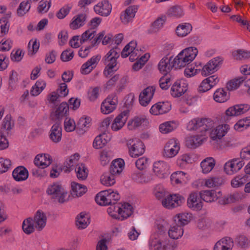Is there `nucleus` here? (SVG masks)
<instances>
[{
	"label": "nucleus",
	"instance_id": "obj_33",
	"mask_svg": "<svg viewBox=\"0 0 250 250\" xmlns=\"http://www.w3.org/2000/svg\"><path fill=\"white\" fill-rule=\"evenodd\" d=\"M13 178L18 182L26 180L28 177L27 169L23 166H19L15 168L12 172Z\"/></svg>",
	"mask_w": 250,
	"mask_h": 250
},
{
	"label": "nucleus",
	"instance_id": "obj_1",
	"mask_svg": "<svg viewBox=\"0 0 250 250\" xmlns=\"http://www.w3.org/2000/svg\"><path fill=\"white\" fill-rule=\"evenodd\" d=\"M208 129L206 131H202L200 134L192 136V141H204L209 137L212 140L221 139L229 130V125H218L215 128L211 130Z\"/></svg>",
	"mask_w": 250,
	"mask_h": 250
},
{
	"label": "nucleus",
	"instance_id": "obj_18",
	"mask_svg": "<svg viewBox=\"0 0 250 250\" xmlns=\"http://www.w3.org/2000/svg\"><path fill=\"white\" fill-rule=\"evenodd\" d=\"M171 109V104L168 102H160L153 106L150 109L151 114L158 115L168 112Z\"/></svg>",
	"mask_w": 250,
	"mask_h": 250
},
{
	"label": "nucleus",
	"instance_id": "obj_46",
	"mask_svg": "<svg viewBox=\"0 0 250 250\" xmlns=\"http://www.w3.org/2000/svg\"><path fill=\"white\" fill-rule=\"evenodd\" d=\"M235 242L236 246L241 249L246 250L250 247V240L244 235L237 236Z\"/></svg>",
	"mask_w": 250,
	"mask_h": 250
},
{
	"label": "nucleus",
	"instance_id": "obj_10",
	"mask_svg": "<svg viewBox=\"0 0 250 250\" xmlns=\"http://www.w3.org/2000/svg\"><path fill=\"white\" fill-rule=\"evenodd\" d=\"M152 170L155 175L161 179L167 177L169 174V167L166 162L163 161L154 162Z\"/></svg>",
	"mask_w": 250,
	"mask_h": 250
},
{
	"label": "nucleus",
	"instance_id": "obj_42",
	"mask_svg": "<svg viewBox=\"0 0 250 250\" xmlns=\"http://www.w3.org/2000/svg\"><path fill=\"white\" fill-rule=\"evenodd\" d=\"M99 60L98 56L93 57L87 62L83 64L81 67V73L83 74H87L89 73L94 68L93 66Z\"/></svg>",
	"mask_w": 250,
	"mask_h": 250
},
{
	"label": "nucleus",
	"instance_id": "obj_22",
	"mask_svg": "<svg viewBox=\"0 0 250 250\" xmlns=\"http://www.w3.org/2000/svg\"><path fill=\"white\" fill-rule=\"evenodd\" d=\"M188 90V84L184 81H176L172 85L171 94L174 97H179Z\"/></svg>",
	"mask_w": 250,
	"mask_h": 250
},
{
	"label": "nucleus",
	"instance_id": "obj_24",
	"mask_svg": "<svg viewBox=\"0 0 250 250\" xmlns=\"http://www.w3.org/2000/svg\"><path fill=\"white\" fill-rule=\"evenodd\" d=\"M250 108V105L247 104H237L229 108L226 111L227 116H238L244 114Z\"/></svg>",
	"mask_w": 250,
	"mask_h": 250
},
{
	"label": "nucleus",
	"instance_id": "obj_16",
	"mask_svg": "<svg viewBox=\"0 0 250 250\" xmlns=\"http://www.w3.org/2000/svg\"><path fill=\"white\" fill-rule=\"evenodd\" d=\"M199 181L202 186L208 188H218L224 183L223 179L219 176H210Z\"/></svg>",
	"mask_w": 250,
	"mask_h": 250
},
{
	"label": "nucleus",
	"instance_id": "obj_5",
	"mask_svg": "<svg viewBox=\"0 0 250 250\" xmlns=\"http://www.w3.org/2000/svg\"><path fill=\"white\" fill-rule=\"evenodd\" d=\"M120 198V196L117 191L109 189L98 193L95 197V201L101 206H107L112 204L114 205Z\"/></svg>",
	"mask_w": 250,
	"mask_h": 250
},
{
	"label": "nucleus",
	"instance_id": "obj_32",
	"mask_svg": "<svg viewBox=\"0 0 250 250\" xmlns=\"http://www.w3.org/2000/svg\"><path fill=\"white\" fill-rule=\"evenodd\" d=\"M163 238L158 236L156 233H152L148 240V246L149 250H161Z\"/></svg>",
	"mask_w": 250,
	"mask_h": 250
},
{
	"label": "nucleus",
	"instance_id": "obj_31",
	"mask_svg": "<svg viewBox=\"0 0 250 250\" xmlns=\"http://www.w3.org/2000/svg\"><path fill=\"white\" fill-rule=\"evenodd\" d=\"M210 146L214 150L225 151L236 147L238 144L231 142H210Z\"/></svg>",
	"mask_w": 250,
	"mask_h": 250
},
{
	"label": "nucleus",
	"instance_id": "obj_26",
	"mask_svg": "<svg viewBox=\"0 0 250 250\" xmlns=\"http://www.w3.org/2000/svg\"><path fill=\"white\" fill-rule=\"evenodd\" d=\"M128 115V111L125 110L118 115L114 119L111 128L114 131H118L122 128L126 123Z\"/></svg>",
	"mask_w": 250,
	"mask_h": 250
},
{
	"label": "nucleus",
	"instance_id": "obj_35",
	"mask_svg": "<svg viewBox=\"0 0 250 250\" xmlns=\"http://www.w3.org/2000/svg\"><path fill=\"white\" fill-rule=\"evenodd\" d=\"M215 164V160L213 157H208L206 158L200 163L202 172L204 174L209 173L213 169Z\"/></svg>",
	"mask_w": 250,
	"mask_h": 250
},
{
	"label": "nucleus",
	"instance_id": "obj_2",
	"mask_svg": "<svg viewBox=\"0 0 250 250\" xmlns=\"http://www.w3.org/2000/svg\"><path fill=\"white\" fill-rule=\"evenodd\" d=\"M107 211L112 218L123 220L132 214L133 208L132 206L127 203H118L111 205L107 208Z\"/></svg>",
	"mask_w": 250,
	"mask_h": 250
},
{
	"label": "nucleus",
	"instance_id": "obj_48",
	"mask_svg": "<svg viewBox=\"0 0 250 250\" xmlns=\"http://www.w3.org/2000/svg\"><path fill=\"white\" fill-rule=\"evenodd\" d=\"M192 25L188 23L179 24L176 28V33L178 36L184 37L189 34L192 30Z\"/></svg>",
	"mask_w": 250,
	"mask_h": 250
},
{
	"label": "nucleus",
	"instance_id": "obj_14",
	"mask_svg": "<svg viewBox=\"0 0 250 250\" xmlns=\"http://www.w3.org/2000/svg\"><path fill=\"white\" fill-rule=\"evenodd\" d=\"M128 145V152L130 157L136 158L143 155L145 151L146 146L143 142H132Z\"/></svg>",
	"mask_w": 250,
	"mask_h": 250
},
{
	"label": "nucleus",
	"instance_id": "obj_39",
	"mask_svg": "<svg viewBox=\"0 0 250 250\" xmlns=\"http://www.w3.org/2000/svg\"><path fill=\"white\" fill-rule=\"evenodd\" d=\"M132 177L137 182L142 184L148 183L154 179V177L151 173L140 172L133 173Z\"/></svg>",
	"mask_w": 250,
	"mask_h": 250
},
{
	"label": "nucleus",
	"instance_id": "obj_6",
	"mask_svg": "<svg viewBox=\"0 0 250 250\" xmlns=\"http://www.w3.org/2000/svg\"><path fill=\"white\" fill-rule=\"evenodd\" d=\"M120 48L116 47L112 48L105 56L104 62L106 67L104 70V74L106 77L114 71L113 68L117 65V59L120 56ZM116 70L117 69L115 70Z\"/></svg>",
	"mask_w": 250,
	"mask_h": 250
},
{
	"label": "nucleus",
	"instance_id": "obj_54",
	"mask_svg": "<svg viewBox=\"0 0 250 250\" xmlns=\"http://www.w3.org/2000/svg\"><path fill=\"white\" fill-rule=\"evenodd\" d=\"M214 100L218 103H224L229 98L227 95V92L223 89H218L214 93Z\"/></svg>",
	"mask_w": 250,
	"mask_h": 250
},
{
	"label": "nucleus",
	"instance_id": "obj_45",
	"mask_svg": "<svg viewBox=\"0 0 250 250\" xmlns=\"http://www.w3.org/2000/svg\"><path fill=\"white\" fill-rule=\"evenodd\" d=\"M75 172L77 177L80 180H84L87 177L88 170L83 163L78 164L76 165Z\"/></svg>",
	"mask_w": 250,
	"mask_h": 250
},
{
	"label": "nucleus",
	"instance_id": "obj_30",
	"mask_svg": "<svg viewBox=\"0 0 250 250\" xmlns=\"http://www.w3.org/2000/svg\"><path fill=\"white\" fill-rule=\"evenodd\" d=\"M94 9L96 13L101 16H107L111 12L112 6L107 0H104L96 5Z\"/></svg>",
	"mask_w": 250,
	"mask_h": 250
},
{
	"label": "nucleus",
	"instance_id": "obj_49",
	"mask_svg": "<svg viewBox=\"0 0 250 250\" xmlns=\"http://www.w3.org/2000/svg\"><path fill=\"white\" fill-rule=\"evenodd\" d=\"M167 193L164 187L160 184L156 185L153 189L154 196L157 199L160 200L161 201Z\"/></svg>",
	"mask_w": 250,
	"mask_h": 250
},
{
	"label": "nucleus",
	"instance_id": "obj_15",
	"mask_svg": "<svg viewBox=\"0 0 250 250\" xmlns=\"http://www.w3.org/2000/svg\"><path fill=\"white\" fill-rule=\"evenodd\" d=\"M180 148L178 142H167L164 148L163 156L166 158H173L178 154Z\"/></svg>",
	"mask_w": 250,
	"mask_h": 250
},
{
	"label": "nucleus",
	"instance_id": "obj_20",
	"mask_svg": "<svg viewBox=\"0 0 250 250\" xmlns=\"http://www.w3.org/2000/svg\"><path fill=\"white\" fill-rule=\"evenodd\" d=\"M234 246V241L229 237H225L214 245L213 250H232Z\"/></svg>",
	"mask_w": 250,
	"mask_h": 250
},
{
	"label": "nucleus",
	"instance_id": "obj_41",
	"mask_svg": "<svg viewBox=\"0 0 250 250\" xmlns=\"http://www.w3.org/2000/svg\"><path fill=\"white\" fill-rule=\"evenodd\" d=\"M86 15L81 14L74 17L70 23V28L72 29H77L84 24L86 20Z\"/></svg>",
	"mask_w": 250,
	"mask_h": 250
},
{
	"label": "nucleus",
	"instance_id": "obj_51",
	"mask_svg": "<svg viewBox=\"0 0 250 250\" xmlns=\"http://www.w3.org/2000/svg\"><path fill=\"white\" fill-rule=\"evenodd\" d=\"M177 247V242L171 241L167 237L163 238L161 250H175Z\"/></svg>",
	"mask_w": 250,
	"mask_h": 250
},
{
	"label": "nucleus",
	"instance_id": "obj_64",
	"mask_svg": "<svg viewBox=\"0 0 250 250\" xmlns=\"http://www.w3.org/2000/svg\"><path fill=\"white\" fill-rule=\"evenodd\" d=\"M95 31L93 29H89L85 31L80 39V43L83 44L88 40L92 39L95 36Z\"/></svg>",
	"mask_w": 250,
	"mask_h": 250
},
{
	"label": "nucleus",
	"instance_id": "obj_55",
	"mask_svg": "<svg viewBox=\"0 0 250 250\" xmlns=\"http://www.w3.org/2000/svg\"><path fill=\"white\" fill-rule=\"evenodd\" d=\"M146 121V118L144 117H135L133 120L128 122V128L129 130H133L140 126Z\"/></svg>",
	"mask_w": 250,
	"mask_h": 250
},
{
	"label": "nucleus",
	"instance_id": "obj_12",
	"mask_svg": "<svg viewBox=\"0 0 250 250\" xmlns=\"http://www.w3.org/2000/svg\"><path fill=\"white\" fill-rule=\"evenodd\" d=\"M117 103L116 95L108 96L102 104L101 107L102 112L105 114L111 113L116 108Z\"/></svg>",
	"mask_w": 250,
	"mask_h": 250
},
{
	"label": "nucleus",
	"instance_id": "obj_11",
	"mask_svg": "<svg viewBox=\"0 0 250 250\" xmlns=\"http://www.w3.org/2000/svg\"><path fill=\"white\" fill-rule=\"evenodd\" d=\"M223 60L220 57H216L210 60L202 68V74L207 76L216 71L218 67L222 63Z\"/></svg>",
	"mask_w": 250,
	"mask_h": 250
},
{
	"label": "nucleus",
	"instance_id": "obj_37",
	"mask_svg": "<svg viewBox=\"0 0 250 250\" xmlns=\"http://www.w3.org/2000/svg\"><path fill=\"white\" fill-rule=\"evenodd\" d=\"M125 167V162L123 159L113 160L110 166V172L112 175H117L122 173Z\"/></svg>",
	"mask_w": 250,
	"mask_h": 250
},
{
	"label": "nucleus",
	"instance_id": "obj_13",
	"mask_svg": "<svg viewBox=\"0 0 250 250\" xmlns=\"http://www.w3.org/2000/svg\"><path fill=\"white\" fill-rule=\"evenodd\" d=\"M32 219L37 231L42 230L46 225L47 216L46 213L42 210H38Z\"/></svg>",
	"mask_w": 250,
	"mask_h": 250
},
{
	"label": "nucleus",
	"instance_id": "obj_50",
	"mask_svg": "<svg viewBox=\"0 0 250 250\" xmlns=\"http://www.w3.org/2000/svg\"><path fill=\"white\" fill-rule=\"evenodd\" d=\"M62 137V129L59 124L56 123L54 125L51 129L50 138L52 141L56 140L59 141Z\"/></svg>",
	"mask_w": 250,
	"mask_h": 250
},
{
	"label": "nucleus",
	"instance_id": "obj_59",
	"mask_svg": "<svg viewBox=\"0 0 250 250\" xmlns=\"http://www.w3.org/2000/svg\"><path fill=\"white\" fill-rule=\"evenodd\" d=\"M246 182V178L242 175H237L232 179L231 186L233 188H238L243 186Z\"/></svg>",
	"mask_w": 250,
	"mask_h": 250
},
{
	"label": "nucleus",
	"instance_id": "obj_52",
	"mask_svg": "<svg viewBox=\"0 0 250 250\" xmlns=\"http://www.w3.org/2000/svg\"><path fill=\"white\" fill-rule=\"evenodd\" d=\"M68 110L69 105L66 102H62L60 104L55 111L54 115L55 116L56 119L59 120L62 117L67 114Z\"/></svg>",
	"mask_w": 250,
	"mask_h": 250
},
{
	"label": "nucleus",
	"instance_id": "obj_3",
	"mask_svg": "<svg viewBox=\"0 0 250 250\" xmlns=\"http://www.w3.org/2000/svg\"><path fill=\"white\" fill-rule=\"evenodd\" d=\"M197 53V48L193 47H188L182 51L172 60L175 68L184 67L190 63L195 59Z\"/></svg>",
	"mask_w": 250,
	"mask_h": 250
},
{
	"label": "nucleus",
	"instance_id": "obj_60",
	"mask_svg": "<svg viewBox=\"0 0 250 250\" xmlns=\"http://www.w3.org/2000/svg\"><path fill=\"white\" fill-rule=\"evenodd\" d=\"M167 14L169 17H174L176 18H180L184 14L183 10L180 6L178 5H175L171 7L168 10Z\"/></svg>",
	"mask_w": 250,
	"mask_h": 250
},
{
	"label": "nucleus",
	"instance_id": "obj_27",
	"mask_svg": "<svg viewBox=\"0 0 250 250\" xmlns=\"http://www.w3.org/2000/svg\"><path fill=\"white\" fill-rule=\"evenodd\" d=\"M172 58H163L158 64V69L160 72L164 75H167L173 67H175L172 62Z\"/></svg>",
	"mask_w": 250,
	"mask_h": 250
},
{
	"label": "nucleus",
	"instance_id": "obj_21",
	"mask_svg": "<svg viewBox=\"0 0 250 250\" xmlns=\"http://www.w3.org/2000/svg\"><path fill=\"white\" fill-rule=\"evenodd\" d=\"M221 196V191L217 192L214 190H204L200 192V198L207 203L215 202Z\"/></svg>",
	"mask_w": 250,
	"mask_h": 250
},
{
	"label": "nucleus",
	"instance_id": "obj_25",
	"mask_svg": "<svg viewBox=\"0 0 250 250\" xmlns=\"http://www.w3.org/2000/svg\"><path fill=\"white\" fill-rule=\"evenodd\" d=\"M137 10L138 6L137 5H132L128 7L121 15L120 19L122 23L126 24L131 21L135 17Z\"/></svg>",
	"mask_w": 250,
	"mask_h": 250
},
{
	"label": "nucleus",
	"instance_id": "obj_23",
	"mask_svg": "<svg viewBox=\"0 0 250 250\" xmlns=\"http://www.w3.org/2000/svg\"><path fill=\"white\" fill-rule=\"evenodd\" d=\"M219 79L216 75H212L204 80L199 87L200 91L206 92L216 85Z\"/></svg>",
	"mask_w": 250,
	"mask_h": 250
},
{
	"label": "nucleus",
	"instance_id": "obj_8",
	"mask_svg": "<svg viewBox=\"0 0 250 250\" xmlns=\"http://www.w3.org/2000/svg\"><path fill=\"white\" fill-rule=\"evenodd\" d=\"M214 126V122L208 118H194L188 123L187 127L190 130H194L201 127L200 134L202 131H206L208 129H211Z\"/></svg>",
	"mask_w": 250,
	"mask_h": 250
},
{
	"label": "nucleus",
	"instance_id": "obj_36",
	"mask_svg": "<svg viewBox=\"0 0 250 250\" xmlns=\"http://www.w3.org/2000/svg\"><path fill=\"white\" fill-rule=\"evenodd\" d=\"M167 233L171 239H178L183 236L184 229L181 225L175 224L170 226L167 231Z\"/></svg>",
	"mask_w": 250,
	"mask_h": 250
},
{
	"label": "nucleus",
	"instance_id": "obj_17",
	"mask_svg": "<svg viewBox=\"0 0 250 250\" xmlns=\"http://www.w3.org/2000/svg\"><path fill=\"white\" fill-rule=\"evenodd\" d=\"M187 206L190 209L199 211L203 208V202L198 197V194L197 192H191L187 199Z\"/></svg>",
	"mask_w": 250,
	"mask_h": 250
},
{
	"label": "nucleus",
	"instance_id": "obj_40",
	"mask_svg": "<svg viewBox=\"0 0 250 250\" xmlns=\"http://www.w3.org/2000/svg\"><path fill=\"white\" fill-rule=\"evenodd\" d=\"M193 219L192 214L189 212H182L176 215L174 219L178 222L181 226L188 224Z\"/></svg>",
	"mask_w": 250,
	"mask_h": 250
},
{
	"label": "nucleus",
	"instance_id": "obj_19",
	"mask_svg": "<svg viewBox=\"0 0 250 250\" xmlns=\"http://www.w3.org/2000/svg\"><path fill=\"white\" fill-rule=\"evenodd\" d=\"M155 87L154 86H148L139 95V102L144 106H147L152 99Z\"/></svg>",
	"mask_w": 250,
	"mask_h": 250
},
{
	"label": "nucleus",
	"instance_id": "obj_38",
	"mask_svg": "<svg viewBox=\"0 0 250 250\" xmlns=\"http://www.w3.org/2000/svg\"><path fill=\"white\" fill-rule=\"evenodd\" d=\"M71 193L73 197H79L85 194L87 190V188L85 186L72 182L71 183Z\"/></svg>",
	"mask_w": 250,
	"mask_h": 250
},
{
	"label": "nucleus",
	"instance_id": "obj_7",
	"mask_svg": "<svg viewBox=\"0 0 250 250\" xmlns=\"http://www.w3.org/2000/svg\"><path fill=\"white\" fill-rule=\"evenodd\" d=\"M185 202V198L178 193H167L161 201L162 205L167 209H172L181 206Z\"/></svg>",
	"mask_w": 250,
	"mask_h": 250
},
{
	"label": "nucleus",
	"instance_id": "obj_57",
	"mask_svg": "<svg viewBox=\"0 0 250 250\" xmlns=\"http://www.w3.org/2000/svg\"><path fill=\"white\" fill-rule=\"evenodd\" d=\"M46 83L44 81H37L35 84L33 86L30 91V93L32 96H35L38 95L45 88Z\"/></svg>",
	"mask_w": 250,
	"mask_h": 250
},
{
	"label": "nucleus",
	"instance_id": "obj_44",
	"mask_svg": "<svg viewBox=\"0 0 250 250\" xmlns=\"http://www.w3.org/2000/svg\"><path fill=\"white\" fill-rule=\"evenodd\" d=\"M90 120L89 118H81L77 125L76 131L80 135L83 134L89 127Z\"/></svg>",
	"mask_w": 250,
	"mask_h": 250
},
{
	"label": "nucleus",
	"instance_id": "obj_29",
	"mask_svg": "<svg viewBox=\"0 0 250 250\" xmlns=\"http://www.w3.org/2000/svg\"><path fill=\"white\" fill-rule=\"evenodd\" d=\"M52 160L48 154H42L37 155L35 158L34 162L35 165L41 168H44L48 167L52 163Z\"/></svg>",
	"mask_w": 250,
	"mask_h": 250
},
{
	"label": "nucleus",
	"instance_id": "obj_63",
	"mask_svg": "<svg viewBox=\"0 0 250 250\" xmlns=\"http://www.w3.org/2000/svg\"><path fill=\"white\" fill-rule=\"evenodd\" d=\"M250 122L248 119L240 120L234 125V128L238 131H242L246 129L250 126Z\"/></svg>",
	"mask_w": 250,
	"mask_h": 250
},
{
	"label": "nucleus",
	"instance_id": "obj_9",
	"mask_svg": "<svg viewBox=\"0 0 250 250\" xmlns=\"http://www.w3.org/2000/svg\"><path fill=\"white\" fill-rule=\"evenodd\" d=\"M244 164L245 163L241 159H233L227 161L225 164L224 170L227 175H232L238 172Z\"/></svg>",
	"mask_w": 250,
	"mask_h": 250
},
{
	"label": "nucleus",
	"instance_id": "obj_28",
	"mask_svg": "<svg viewBox=\"0 0 250 250\" xmlns=\"http://www.w3.org/2000/svg\"><path fill=\"white\" fill-rule=\"evenodd\" d=\"M90 223V216L88 213L84 212L79 213L76 218V226L79 229H85Z\"/></svg>",
	"mask_w": 250,
	"mask_h": 250
},
{
	"label": "nucleus",
	"instance_id": "obj_4",
	"mask_svg": "<svg viewBox=\"0 0 250 250\" xmlns=\"http://www.w3.org/2000/svg\"><path fill=\"white\" fill-rule=\"evenodd\" d=\"M46 192L51 196V198L56 200L60 203H64L68 200L69 195L67 190L59 183L49 185Z\"/></svg>",
	"mask_w": 250,
	"mask_h": 250
},
{
	"label": "nucleus",
	"instance_id": "obj_62",
	"mask_svg": "<svg viewBox=\"0 0 250 250\" xmlns=\"http://www.w3.org/2000/svg\"><path fill=\"white\" fill-rule=\"evenodd\" d=\"M191 157L190 155L184 154L180 156L177 161V165L181 168H184L187 164L191 162Z\"/></svg>",
	"mask_w": 250,
	"mask_h": 250
},
{
	"label": "nucleus",
	"instance_id": "obj_56",
	"mask_svg": "<svg viewBox=\"0 0 250 250\" xmlns=\"http://www.w3.org/2000/svg\"><path fill=\"white\" fill-rule=\"evenodd\" d=\"M232 56L237 60L247 59L250 58V51L243 49H238L232 52Z\"/></svg>",
	"mask_w": 250,
	"mask_h": 250
},
{
	"label": "nucleus",
	"instance_id": "obj_53",
	"mask_svg": "<svg viewBox=\"0 0 250 250\" xmlns=\"http://www.w3.org/2000/svg\"><path fill=\"white\" fill-rule=\"evenodd\" d=\"M80 159V155L78 153H75V154L70 156L68 160H66L64 163L65 166L67 167V169L65 171H70L72 169V167L76 166L77 162Z\"/></svg>",
	"mask_w": 250,
	"mask_h": 250
},
{
	"label": "nucleus",
	"instance_id": "obj_34",
	"mask_svg": "<svg viewBox=\"0 0 250 250\" xmlns=\"http://www.w3.org/2000/svg\"><path fill=\"white\" fill-rule=\"evenodd\" d=\"M188 177V173L182 171H177L171 175L170 180L173 185L182 184L187 182Z\"/></svg>",
	"mask_w": 250,
	"mask_h": 250
},
{
	"label": "nucleus",
	"instance_id": "obj_43",
	"mask_svg": "<svg viewBox=\"0 0 250 250\" xmlns=\"http://www.w3.org/2000/svg\"><path fill=\"white\" fill-rule=\"evenodd\" d=\"M34 224L32 217H28L24 219L22 225L24 232L26 234H30L34 232L36 230V228Z\"/></svg>",
	"mask_w": 250,
	"mask_h": 250
},
{
	"label": "nucleus",
	"instance_id": "obj_61",
	"mask_svg": "<svg viewBox=\"0 0 250 250\" xmlns=\"http://www.w3.org/2000/svg\"><path fill=\"white\" fill-rule=\"evenodd\" d=\"M166 20V17L158 18L152 24L151 28L150 30V32L151 33L158 32L159 29L162 27Z\"/></svg>",
	"mask_w": 250,
	"mask_h": 250
},
{
	"label": "nucleus",
	"instance_id": "obj_58",
	"mask_svg": "<svg viewBox=\"0 0 250 250\" xmlns=\"http://www.w3.org/2000/svg\"><path fill=\"white\" fill-rule=\"evenodd\" d=\"M159 84L162 89L167 90L172 84L171 77L168 75H164L160 79Z\"/></svg>",
	"mask_w": 250,
	"mask_h": 250
},
{
	"label": "nucleus",
	"instance_id": "obj_47",
	"mask_svg": "<svg viewBox=\"0 0 250 250\" xmlns=\"http://www.w3.org/2000/svg\"><path fill=\"white\" fill-rule=\"evenodd\" d=\"M114 176V175H112L110 172L104 173L100 177L101 184L107 187L113 185L115 183Z\"/></svg>",
	"mask_w": 250,
	"mask_h": 250
}]
</instances>
